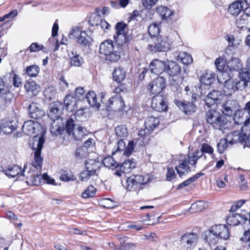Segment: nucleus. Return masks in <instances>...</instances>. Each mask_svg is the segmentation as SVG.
Here are the masks:
<instances>
[{
    "label": "nucleus",
    "mask_w": 250,
    "mask_h": 250,
    "mask_svg": "<svg viewBox=\"0 0 250 250\" xmlns=\"http://www.w3.org/2000/svg\"><path fill=\"white\" fill-rule=\"evenodd\" d=\"M22 130L27 135L34 134L31 145V147L34 153L32 166L37 170L41 169L42 163V158L41 154L45 142L44 136L46 130L37 121L28 120L24 123Z\"/></svg>",
    "instance_id": "f257e3e1"
},
{
    "label": "nucleus",
    "mask_w": 250,
    "mask_h": 250,
    "mask_svg": "<svg viewBox=\"0 0 250 250\" xmlns=\"http://www.w3.org/2000/svg\"><path fill=\"white\" fill-rule=\"evenodd\" d=\"M204 240L209 246H215L219 240H227L229 236L228 227L225 225H215L204 232Z\"/></svg>",
    "instance_id": "f03ea898"
},
{
    "label": "nucleus",
    "mask_w": 250,
    "mask_h": 250,
    "mask_svg": "<svg viewBox=\"0 0 250 250\" xmlns=\"http://www.w3.org/2000/svg\"><path fill=\"white\" fill-rule=\"evenodd\" d=\"M241 133L238 131H234L229 133L227 137L229 143L233 145L237 142H240L245 146L250 147V117L248 118L244 123V125L242 127Z\"/></svg>",
    "instance_id": "7ed1b4c3"
},
{
    "label": "nucleus",
    "mask_w": 250,
    "mask_h": 250,
    "mask_svg": "<svg viewBox=\"0 0 250 250\" xmlns=\"http://www.w3.org/2000/svg\"><path fill=\"white\" fill-rule=\"evenodd\" d=\"M153 179L151 174L132 175L127 178L125 186L128 191H139L143 188V186L148 184Z\"/></svg>",
    "instance_id": "20e7f679"
},
{
    "label": "nucleus",
    "mask_w": 250,
    "mask_h": 250,
    "mask_svg": "<svg viewBox=\"0 0 250 250\" xmlns=\"http://www.w3.org/2000/svg\"><path fill=\"white\" fill-rule=\"evenodd\" d=\"M101 54L105 56V59L110 62H116L120 58V53L115 50L113 42L111 40H106L103 42L99 48Z\"/></svg>",
    "instance_id": "39448f33"
},
{
    "label": "nucleus",
    "mask_w": 250,
    "mask_h": 250,
    "mask_svg": "<svg viewBox=\"0 0 250 250\" xmlns=\"http://www.w3.org/2000/svg\"><path fill=\"white\" fill-rule=\"evenodd\" d=\"M153 43H149L148 49L151 51L167 52L170 48L171 42L167 36H160L153 39Z\"/></svg>",
    "instance_id": "423d86ee"
},
{
    "label": "nucleus",
    "mask_w": 250,
    "mask_h": 250,
    "mask_svg": "<svg viewBox=\"0 0 250 250\" xmlns=\"http://www.w3.org/2000/svg\"><path fill=\"white\" fill-rule=\"evenodd\" d=\"M165 72L171 77H177L176 79L172 78L171 81L172 85H178L182 83L183 78L178 76L181 73V67L177 62L171 61L166 63Z\"/></svg>",
    "instance_id": "0eeeda50"
},
{
    "label": "nucleus",
    "mask_w": 250,
    "mask_h": 250,
    "mask_svg": "<svg viewBox=\"0 0 250 250\" xmlns=\"http://www.w3.org/2000/svg\"><path fill=\"white\" fill-rule=\"evenodd\" d=\"M127 25L123 22H118L115 26L116 30V34L114 36V39L119 45H123L130 41L131 38L127 36L125 32V29Z\"/></svg>",
    "instance_id": "6e6552de"
},
{
    "label": "nucleus",
    "mask_w": 250,
    "mask_h": 250,
    "mask_svg": "<svg viewBox=\"0 0 250 250\" xmlns=\"http://www.w3.org/2000/svg\"><path fill=\"white\" fill-rule=\"evenodd\" d=\"M206 121L208 123L213 125L214 128L221 129L225 124L224 118L219 113L214 110H209L206 113Z\"/></svg>",
    "instance_id": "1a4fd4ad"
},
{
    "label": "nucleus",
    "mask_w": 250,
    "mask_h": 250,
    "mask_svg": "<svg viewBox=\"0 0 250 250\" xmlns=\"http://www.w3.org/2000/svg\"><path fill=\"white\" fill-rule=\"evenodd\" d=\"M27 181L26 182L28 184H30L33 186H39L42 180L46 181L47 183L50 184H54L55 182L54 179H51L48 176L47 173H44L42 175L41 174H31L28 172V175L26 176Z\"/></svg>",
    "instance_id": "9d476101"
},
{
    "label": "nucleus",
    "mask_w": 250,
    "mask_h": 250,
    "mask_svg": "<svg viewBox=\"0 0 250 250\" xmlns=\"http://www.w3.org/2000/svg\"><path fill=\"white\" fill-rule=\"evenodd\" d=\"M151 106L158 112L167 111L168 105L166 98L161 94L154 96L152 99Z\"/></svg>",
    "instance_id": "9b49d317"
},
{
    "label": "nucleus",
    "mask_w": 250,
    "mask_h": 250,
    "mask_svg": "<svg viewBox=\"0 0 250 250\" xmlns=\"http://www.w3.org/2000/svg\"><path fill=\"white\" fill-rule=\"evenodd\" d=\"M165 87V80L162 77H159L149 83L147 90L152 94H160Z\"/></svg>",
    "instance_id": "f8f14e48"
},
{
    "label": "nucleus",
    "mask_w": 250,
    "mask_h": 250,
    "mask_svg": "<svg viewBox=\"0 0 250 250\" xmlns=\"http://www.w3.org/2000/svg\"><path fill=\"white\" fill-rule=\"evenodd\" d=\"M198 236L194 232H188L183 235L180 238V243L187 248H191L194 246L198 242Z\"/></svg>",
    "instance_id": "ddd939ff"
},
{
    "label": "nucleus",
    "mask_w": 250,
    "mask_h": 250,
    "mask_svg": "<svg viewBox=\"0 0 250 250\" xmlns=\"http://www.w3.org/2000/svg\"><path fill=\"white\" fill-rule=\"evenodd\" d=\"M0 97L6 103L10 102L12 100L13 95L11 92L10 87L0 77Z\"/></svg>",
    "instance_id": "4468645a"
},
{
    "label": "nucleus",
    "mask_w": 250,
    "mask_h": 250,
    "mask_svg": "<svg viewBox=\"0 0 250 250\" xmlns=\"http://www.w3.org/2000/svg\"><path fill=\"white\" fill-rule=\"evenodd\" d=\"M250 213H248L246 215H241L239 213H232L227 218V223L230 226H237L244 223L247 221Z\"/></svg>",
    "instance_id": "2eb2a0df"
},
{
    "label": "nucleus",
    "mask_w": 250,
    "mask_h": 250,
    "mask_svg": "<svg viewBox=\"0 0 250 250\" xmlns=\"http://www.w3.org/2000/svg\"><path fill=\"white\" fill-rule=\"evenodd\" d=\"M188 155L184 159L179 160V165L175 167V169L180 177L190 171V167L189 166V165H190Z\"/></svg>",
    "instance_id": "dca6fc26"
},
{
    "label": "nucleus",
    "mask_w": 250,
    "mask_h": 250,
    "mask_svg": "<svg viewBox=\"0 0 250 250\" xmlns=\"http://www.w3.org/2000/svg\"><path fill=\"white\" fill-rule=\"evenodd\" d=\"M166 62L159 59H154L149 65V70L152 73L159 75L165 72Z\"/></svg>",
    "instance_id": "f3484780"
},
{
    "label": "nucleus",
    "mask_w": 250,
    "mask_h": 250,
    "mask_svg": "<svg viewBox=\"0 0 250 250\" xmlns=\"http://www.w3.org/2000/svg\"><path fill=\"white\" fill-rule=\"evenodd\" d=\"M64 126L62 120H52L50 131L52 135L58 136L64 131Z\"/></svg>",
    "instance_id": "a211bd4d"
},
{
    "label": "nucleus",
    "mask_w": 250,
    "mask_h": 250,
    "mask_svg": "<svg viewBox=\"0 0 250 250\" xmlns=\"http://www.w3.org/2000/svg\"><path fill=\"white\" fill-rule=\"evenodd\" d=\"M30 117L34 119L41 118L44 115V112L37 103H33L28 107Z\"/></svg>",
    "instance_id": "6ab92c4d"
},
{
    "label": "nucleus",
    "mask_w": 250,
    "mask_h": 250,
    "mask_svg": "<svg viewBox=\"0 0 250 250\" xmlns=\"http://www.w3.org/2000/svg\"><path fill=\"white\" fill-rule=\"evenodd\" d=\"M24 88L27 94L31 96L37 95L40 89V86L32 80H29L26 82Z\"/></svg>",
    "instance_id": "aec40b11"
},
{
    "label": "nucleus",
    "mask_w": 250,
    "mask_h": 250,
    "mask_svg": "<svg viewBox=\"0 0 250 250\" xmlns=\"http://www.w3.org/2000/svg\"><path fill=\"white\" fill-rule=\"evenodd\" d=\"M62 105L60 104H54L50 106L48 116L52 120H61L60 116L62 113L61 108Z\"/></svg>",
    "instance_id": "412c9836"
},
{
    "label": "nucleus",
    "mask_w": 250,
    "mask_h": 250,
    "mask_svg": "<svg viewBox=\"0 0 250 250\" xmlns=\"http://www.w3.org/2000/svg\"><path fill=\"white\" fill-rule=\"evenodd\" d=\"M25 168L26 165L24 166L23 170H21V168L20 167L14 165L9 167L7 169L3 170V172L6 175L10 177H15L19 175L24 176V172Z\"/></svg>",
    "instance_id": "4be33fe9"
},
{
    "label": "nucleus",
    "mask_w": 250,
    "mask_h": 250,
    "mask_svg": "<svg viewBox=\"0 0 250 250\" xmlns=\"http://www.w3.org/2000/svg\"><path fill=\"white\" fill-rule=\"evenodd\" d=\"M222 97L221 92L217 90H213L210 92L205 100L206 104L210 107L213 105L217 101L220 100Z\"/></svg>",
    "instance_id": "5701e85b"
},
{
    "label": "nucleus",
    "mask_w": 250,
    "mask_h": 250,
    "mask_svg": "<svg viewBox=\"0 0 250 250\" xmlns=\"http://www.w3.org/2000/svg\"><path fill=\"white\" fill-rule=\"evenodd\" d=\"M237 103L234 100H229L223 105L222 112L224 114L230 116L236 110Z\"/></svg>",
    "instance_id": "b1692460"
},
{
    "label": "nucleus",
    "mask_w": 250,
    "mask_h": 250,
    "mask_svg": "<svg viewBox=\"0 0 250 250\" xmlns=\"http://www.w3.org/2000/svg\"><path fill=\"white\" fill-rule=\"evenodd\" d=\"M151 131V130L147 129L146 127L145 129L139 130L138 133V138L135 139V144H138L140 146L145 145L148 140V136Z\"/></svg>",
    "instance_id": "393cba45"
},
{
    "label": "nucleus",
    "mask_w": 250,
    "mask_h": 250,
    "mask_svg": "<svg viewBox=\"0 0 250 250\" xmlns=\"http://www.w3.org/2000/svg\"><path fill=\"white\" fill-rule=\"evenodd\" d=\"M64 104L68 111L73 112L77 109V99L71 95H66L64 99Z\"/></svg>",
    "instance_id": "a878e982"
},
{
    "label": "nucleus",
    "mask_w": 250,
    "mask_h": 250,
    "mask_svg": "<svg viewBox=\"0 0 250 250\" xmlns=\"http://www.w3.org/2000/svg\"><path fill=\"white\" fill-rule=\"evenodd\" d=\"M175 103L187 114L194 112L196 110V106L190 102L186 103L176 101Z\"/></svg>",
    "instance_id": "bb28decb"
},
{
    "label": "nucleus",
    "mask_w": 250,
    "mask_h": 250,
    "mask_svg": "<svg viewBox=\"0 0 250 250\" xmlns=\"http://www.w3.org/2000/svg\"><path fill=\"white\" fill-rule=\"evenodd\" d=\"M215 79V74L210 71H206L201 76L200 81L205 85H209L211 84Z\"/></svg>",
    "instance_id": "cd10ccee"
},
{
    "label": "nucleus",
    "mask_w": 250,
    "mask_h": 250,
    "mask_svg": "<svg viewBox=\"0 0 250 250\" xmlns=\"http://www.w3.org/2000/svg\"><path fill=\"white\" fill-rule=\"evenodd\" d=\"M83 100L86 101L90 106L99 109L100 104L97 100L96 94L93 91H89L83 98Z\"/></svg>",
    "instance_id": "c85d7f7f"
},
{
    "label": "nucleus",
    "mask_w": 250,
    "mask_h": 250,
    "mask_svg": "<svg viewBox=\"0 0 250 250\" xmlns=\"http://www.w3.org/2000/svg\"><path fill=\"white\" fill-rule=\"evenodd\" d=\"M222 90L224 94L227 96H230L234 93L236 91V87H235V82L233 81V80H229L225 83L223 84Z\"/></svg>",
    "instance_id": "c756f323"
},
{
    "label": "nucleus",
    "mask_w": 250,
    "mask_h": 250,
    "mask_svg": "<svg viewBox=\"0 0 250 250\" xmlns=\"http://www.w3.org/2000/svg\"><path fill=\"white\" fill-rule=\"evenodd\" d=\"M230 70L239 71L242 68V63L238 58H231L227 63Z\"/></svg>",
    "instance_id": "7c9ffc66"
},
{
    "label": "nucleus",
    "mask_w": 250,
    "mask_h": 250,
    "mask_svg": "<svg viewBox=\"0 0 250 250\" xmlns=\"http://www.w3.org/2000/svg\"><path fill=\"white\" fill-rule=\"evenodd\" d=\"M69 56L71 66L79 67L83 64V59L77 52L72 51Z\"/></svg>",
    "instance_id": "2f4dec72"
},
{
    "label": "nucleus",
    "mask_w": 250,
    "mask_h": 250,
    "mask_svg": "<svg viewBox=\"0 0 250 250\" xmlns=\"http://www.w3.org/2000/svg\"><path fill=\"white\" fill-rule=\"evenodd\" d=\"M1 131L5 134H10L17 127V123L13 121H7L2 123L0 126Z\"/></svg>",
    "instance_id": "473e14b6"
},
{
    "label": "nucleus",
    "mask_w": 250,
    "mask_h": 250,
    "mask_svg": "<svg viewBox=\"0 0 250 250\" xmlns=\"http://www.w3.org/2000/svg\"><path fill=\"white\" fill-rule=\"evenodd\" d=\"M109 105L108 106L111 107L112 106L115 108V110H120L122 109V106L123 105L124 103L121 97H119L117 95L112 97L108 100Z\"/></svg>",
    "instance_id": "72a5a7b5"
},
{
    "label": "nucleus",
    "mask_w": 250,
    "mask_h": 250,
    "mask_svg": "<svg viewBox=\"0 0 250 250\" xmlns=\"http://www.w3.org/2000/svg\"><path fill=\"white\" fill-rule=\"evenodd\" d=\"M243 5L238 1L230 4L228 8L229 13L233 16H237L243 10Z\"/></svg>",
    "instance_id": "f704fd0d"
},
{
    "label": "nucleus",
    "mask_w": 250,
    "mask_h": 250,
    "mask_svg": "<svg viewBox=\"0 0 250 250\" xmlns=\"http://www.w3.org/2000/svg\"><path fill=\"white\" fill-rule=\"evenodd\" d=\"M125 71L123 68L120 67H116L112 73L113 79L116 82L121 83L125 79Z\"/></svg>",
    "instance_id": "c9c22d12"
},
{
    "label": "nucleus",
    "mask_w": 250,
    "mask_h": 250,
    "mask_svg": "<svg viewBox=\"0 0 250 250\" xmlns=\"http://www.w3.org/2000/svg\"><path fill=\"white\" fill-rule=\"evenodd\" d=\"M101 165V163L98 161L89 159L85 163V169L89 170V171L96 175V171L99 169Z\"/></svg>",
    "instance_id": "e433bc0d"
},
{
    "label": "nucleus",
    "mask_w": 250,
    "mask_h": 250,
    "mask_svg": "<svg viewBox=\"0 0 250 250\" xmlns=\"http://www.w3.org/2000/svg\"><path fill=\"white\" fill-rule=\"evenodd\" d=\"M159 124V120L158 118L150 116L148 117L145 121V127L147 129L153 131Z\"/></svg>",
    "instance_id": "4c0bfd02"
},
{
    "label": "nucleus",
    "mask_w": 250,
    "mask_h": 250,
    "mask_svg": "<svg viewBox=\"0 0 250 250\" xmlns=\"http://www.w3.org/2000/svg\"><path fill=\"white\" fill-rule=\"evenodd\" d=\"M71 135L75 140L81 141L86 135V129L82 126H78L74 128Z\"/></svg>",
    "instance_id": "58836bf2"
},
{
    "label": "nucleus",
    "mask_w": 250,
    "mask_h": 250,
    "mask_svg": "<svg viewBox=\"0 0 250 250\" xmlns=\"http://www.w3.org/2000/svg\"><path fill=\"white\" fill-rule=\"evenodd\" d=\"M136 164L132 160H126L121 165L120 168L122 169L124 173H129L132 168L135 167Z\"/></svg>",
    "instance_id": "ea45409f"
},
{
    "label": "nucleus",
    "mask_w": 250,
    "mask_h": 250,
    "mask_svg": "<svg viewBox=\"0 0 250 250\" xmlns=\"http://www.w3.org/2000/svg\"><path fill=\"white\" fill-rule=\"evenodd\" d=\"M177 59L186 65L190 64L193 61L191 56L185 52H179L177 56Z\"/></svg>",
    "instance_id": "a19ab883"
},
{
    "label": "nucleus",
    "mask_w": 250,
    "mask_h": 250,
    "mask_svg": "<svg viewBox=\"0 0 250 250\" xmlns=\"http://www.w3.org/2000/svg\"><path fill=\"white\" fill-rule=\"evenodd\" d=\"M203 155L204 154L201 149L200 150H197L194 153L188 154V156H189V159L190 160V165L195 167L198 160L201 158Z\"/></svg>",
    "instance_id": "79ce46f5"
},
{
    "label": "nucleus",
    "mask_w": 250,
    "mask_h": 250,
    "mask_svg": "<svg viewBox=\"0 0 250 250\" xmlns=\"http://www.w3.org/2000/svg\"><path fill=\"white\" fill-rule=\"evenodd\" d=\"M40 67L35 64L28 66L25 69V74L30 77H36L40 72Z\"/></svg>",
    "instance_id": "37998d69"
},
{
    "label": "nucleus",
    "mask_w": 250,
    "mask_h": 250,
    "mask_svg": "<svg viewBox=\"0 0 250 250\" xmlns=\"http://www.w3.org/2000/svg\"><path fill=\"white\" fill-rule=\"evenodd\" d=\"M249 22V18L247 15L242 13L236 20V24L239 28L242 29L244 28H247V25H248Z\"/></svg>",
    "instance_id": "c03bdc74"
},
{
    "label": "nucleus",
    "mask_w": 250,
    "mask_h": 250,
    "mask_svg": "<svg viewBox=\"0 0 250 250\" xmlns=\"http://www.w3.org/2000/svg\"><path fill=\"white\" fill-rule=\"evenodd\" d=\"M205 208V203L203 201H198L191 204L189 209L192 213L200 212L203 210Z\"/></svg>",
    "instance_id": "a18cd8bd"
},
{
    "label": "nucleus",
    "mask_w": 250,
    "mask_h": 250,
    "mask_svg": "<svg viewBox=\"0 0 250 250\" xmlns=\"http://www.w3.org/2000/svg\"><path fill=\"white\" fill-rule=\"evenodd\" d=\"M157 10L158 12L164 20L168 19L173 15V12L167 7H159L158 8Z\"/></svg>",
    "instance_id": "49530a36"
},
{
    "label": "nucleus",
    "mask_w": 250,
    "mask_h": 250,
    "mask_svg": "<svg viewBox=\"0 0 250 250\" xmlns=\"http://www.w3.org/2000/svg\"><path fill=\"white\" fill-rule=\"evenodd\" d=\"M148 32L151 37H153V39L159 37L158 36L160 33L159 24L155 22L151 24L148 28ZM152 39H153V38Z\"/></svg>",
    "instance_id": "de8ad7c7"
},
{
    "label": "nucleus",
    "mask_w": 250,
    "mask_h": 250,
    "mask_svg": "<svg viewBox=\"0 0 250 250\" xmlns=\"http://www.w3.org/2000/svg\"><path fill=\"white\" fill-rule=\"evenodd\" d=\"M204 175V173H203L202 172H198V173H196L194 175L192 176L191 177L188 179L187 180L183 182V183H182L181 184L179 185L177 187V188L180 189V188H182L188 186V185H189L191 183H193L196 180H197V179H198L201 176H202Z\"/></svg>",
    "instance_id": "09e8293b"
},
{
    "label": "nucleus",
    "mask_w": 250,
    "mask_h": 250,
    "mask_svg": "<svg viewBox=\"0 0 250 250\" xmlns=\"http://www.w3.org/2000/svg\"><path fill=\"white\" fill-rule=\"evenodd\" d=\"M43 93L46 98L50 101L55 98L56 91L54 86H50L45 89Z\"/></svg>",
    "instance_id": "8fccbe9b"
},
{
    "label": "nucleus",
    "mask_w": 250,
    "mask_h": 250,
    "mask_svg": "<svg viewBox=\"0 0 250 250\" xmlns=\"http://www.w3.org/2000/svg\"><path fill=\"white\" fill-rule=\"evenodd\" d=\"M103 164L106 167H118V163L115 162L113 158L111 156L105 158L103 161Z\"/></svg>",
    "instance_id": "3c124183"
},
{
    "label": "nucleus",
    "mask_w": 250,
    "mask_h": 250,
    "mask_svg": "<svg viewBox=\"0 0 250 250\" xmlns=\"http://www.w3.org/2000/svg\"><path fill=\"white\" fill-rule=\"evenodd\" d=\"M96 189L92 186H88L83 192L82 197L83 198L93 197L96 194Z\"/></svg>",
    "instance_id": "603ef678"
},
{
    "label": "nucleus",
    "mask_w": 250,
    "mask_h": 250,
    "mask_svg": "<svg viewBox=\"0 0 250 250\" xmlns=\"http://www.w3.org/2000/svg\"><path fill=\"white\" fill-rule=\"evenodd\" d=\"M116 134L120 137H125L128 135L127 128L125 125H118L115 128Z\"/></svg>",
    "instance_id": "864d4df0"
},
{
    "label": "nucleus",
    "mask_w": 250,
    "mask_h": 250,
    "mask_svg": "<svg viewBox=\"0 0 250 250\" xmlns=\"http://www.w3.org/2000/svg\"><path fill=\"white\" fill-rule=\"evenodd\" d=\"M232 78L229 77V75L227 72H219L217 74V80L219 83L224 84L228 81L232 80Z\"/></svg>",
    "instance_id": "5fc2aeb1"
},
{
    "label": "nucleus",
    "mask_w": 250,
    "mask_h": 250,
    "mask_svg": "<svg viewBox=\"0 0 250 250\" xmlns=\"http://www.w3.org/2000/svg\"><path fill=\"white\" fill-rule=\"evenodd\" d=\"M101 20V17L99 15L96 13H93L90 16L89 22L92 26H99Z\"/></svg>",
    "instance_id": "6e6d98bb"
},
{
    "label": "nucleus",
    "mask_w": 250,
    "mask_h": 250,
    "mask_svg": "<svg viewBox=\"0 0 250 250\" xmlns=\"http://www.w3.org/2000/svg\"><path fill=\"white\" fill-rule=\"evenodd\" d=\"M229 143L227 139H221L217 144V150L220 154L223 153L226 149Z\"/></svg>",
    "instance_id": "4d7b16f0"
},
{
    "label": "nucleus",
    "mask_w": 250,
    "mask_h": 250,
    "mask_svg": "<svg viewBox=\"0 0 250 250\" xmlns=\"http://www.w3.org/2000/svg\"><path fill=\"white\" fill-rule=\"evenodd\" d=\"M96 175L93 172L85 169L84 170L82 171L80 174V178L82 181H87L91 177Z\"/></svg>",
    "instance_id": "13d9d810"
},
{
    "label": "nucleus",
    "mask_w": 250,
    "mask_h": 250,
    "mask_svg": "<svg viewBox=\"0 0 250 250\" xmlns=\"http://www.w3.org/2000/svg\"><path fill=\"white\" fill-rule=\"evenodd\" d=\"M75 128L74 121L72 119H68L65 125V128L64 129L66 132L70 136L74 131Z\"/></svg>",
    "instance_id": "bf43d9fd"
},
{
    "label": "nucleus",
    "mask_w": 250,
    "mask_h": 250,
    "mask_svg": "<svg viewBox=\"0 0 250 250\" xmlns=\"http://www.w3.org/2000/svg\"><path fill=\"white\" fill-rule=\"evenodd\" d=\"M87 35L85 31L82 32V34L77 40V42L80 45L86 46L89 43L88 40L87 39Z\"/></svg>",
    "instance_id": "052dcab7"
},
{
    "label": "nucleus",
    "mask_w": 250,
    "mask_h": 250,
    "mask_svg": "<svg viewBox=\"0 0 250 250\" xmlns=\"http://www.w3.org/2000/svg\"><path fill=\"white\" fill-rule=\"evenodd\" d=\"M81 29L79 27H75L72 29L71 32L69 34L70 38L76 39L78 38L82 34V32H83Z\"/></svg>",
    "instance_id": "680f3d73"
},
{
    "label": "nucleus",
    "mask_w": 250,
    "mask_h": 250,
    "mask_svg": "<svg viewBox=\"0 0 250 250\" xmlns=\"http://www.w3.org/2000/svg\"><path fill=\"white\" fill-rule=\"evenodd\" d=\"M225 62L223 58H219L215 61L216 67L219 72H223V70L225 68Z\"/></svg>",
    "instance_id": "e2e57ef3"
},
{
    "label": "nucleus",
    "mask_w": 250,
    "mask_h": 250,
    "mask_svg": "<svg viewBox=\"0 0 250 250\" xmlns=\"http://www.w3.org/2000/svg\"><path fill=\"white\" fill-rule=\"evenodd\" d=\"M43 48V46L42 44H39L37 43H32L29 47L27 48L30 52H35L42 50Z\"/></svg>",
    "instance_id": "0e129e2a"
},
{
    "label": "nucleus",
    "mask_w": 250,
    "mask_h": 250,
    "mask_svg": "<svg viewBox=\"0 0 250 250\" xmlns=\"http://www.w3.org/2000/svg\"><path fill=\"white\" fill-rule=\"evenodd\" d=\"M239 78L241 80L248 83L250 80V72L247 70H243L239 73Z\"/></svg>",
    "instance_id": "69168bd1"
},
{
    "label": "nucleus",
    "mask_w": 250,
    "mask_h": 250,
    "mask_svg": "<svg viewBox=\"0 0 250 250\" xmlns=\"http://www.w3.org/2000/svg\"><path fill=\"white\" fill-rule=\"evenodd\" d=\"M158 0H142L143 6L147 9H150L157 2Z\"/></svg>",
    "instance_id": "338daca9"
},
{
    "label": "nucleus",
    "mask_w": 250,
    "mask_h": 250,
    "mask_svg": "<svg viewBox=\"0 0 250 250\" xmlns=\"http://www.w3.org/2000/svg\"><path fill=\"white\" fill-rule=\"evenodd\" d=\"M201 149L203 154L206 153L209 154H212L214 152L213 148L210 145L205 143L202 145Z\"/></svg>",
    "instance_id": "774afa93"
}]
</instances>
